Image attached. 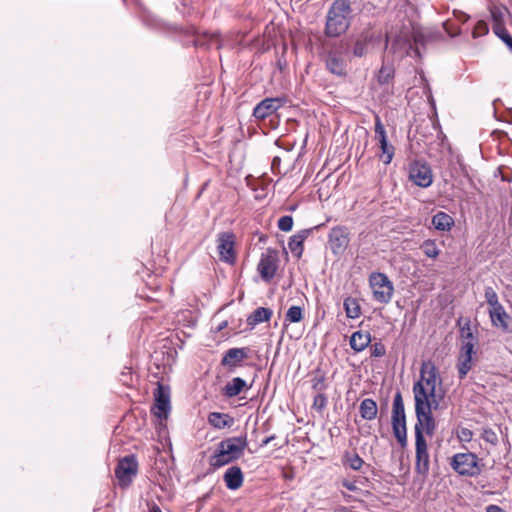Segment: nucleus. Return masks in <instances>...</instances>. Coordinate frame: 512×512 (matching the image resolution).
Listing matches in <instances>:
<instances>
[{
    "label": "nucleus",
    "instance_id": "obj_23",
    "mask_svg": "<svg viewBox=\"0 0 512 512\" xmlns=\"http://www.w3.org/2000/svg\"><path fill=\"white\" fill-rule=\"evenodd\" d=\"M273 311L270 308L258 307L247 317V324L254 328L257 324L268 322L272 317Z\"/></svg>",
    "mask_w": 512,
    "mask_h": 512
},
{
    "label": "nucleus",
    "instance_id": "obj_51",
    "mask_svg": "<svg viewBox=\"0 0 512 512\" xmlns=\"http://www.w3.org/2000/svg\"><path fill=\"white\" fill-rule=\"evenodd\" d=\"M275 439V435L268 436L264 438L260 444L261 447L267 446L272 440Z\"/></svg>",
    "mask_w": 512,
    "mask_h": 512
},
{
    "label": "nucleus",
    "instance_id": "obj_47",
    "mask_svg": "<svg viewBox=\"0 0 512 512\" xmlns=\"http://www.w3.org/2000/svg\"><path fill=\"white\" fill-rule=\"evenodd\" d=\"M472 437H473V432L468 429V428H461L460 431L458 432V438L461 440V441H464V442H469L472 440Z\"/></svg>",
    "mask_w": 512,
    "mask_h": 512
},
{
    "label": "nucleus",
    "instance_id": "obj_4",
    "mask_svg": "<svg viewBox=\"0 0 512 512\" xmlns=\"http://www.w3.org/2000/svg\"><path fill=\"white\" fill-rule=\"evenodd\" d=\"M441 383V378L437 368L432 361H424L420 368V379L413 385L414 399L417 400L418 394L422 393L427 400L436 399V384Z\"/></svg>",
    "mask_w": 512,
    "mask_h": 512
},
{
    "label": "nucleus",
    "instance_id": "obj_36",
    "mask_svg": "<svg viewBox=\"0 0 512 512\" xmlns=\"http://www.w3.org/2000/svg\"><path fill=\"white\" fill-rule=\"evenodd\" d=\"M484 296H485L486 302L489 305V310L497 309V308L503 306L499 302L498 295L492 287L488 286L485 288Z\"/></svg>",
    "mask_w": 512,
    "mask_h": 512
},
{
    "label": "nucleus",
    "instance_id": "obj_45",
    "mask_svg": "<svg viewBox=\"0 0 512 512\" xmlns=\"http://www.w3.org/2000/svg\"><path fill=\"white\" fill-rule=\"evenodd\" d=\"M444 29L447 32V34L452 38L460 35V33H461L460 27L457 25H454L450 21H447L444 23Z\"/></svg>",
    "mask_w": 512,
    "mask_h": 512
},
{
    "label": "nucleus",
    "instance_id": "obj_16",
    "mask_svg": "<svg viewBox=\"0 0 512 512\" xmlns=\"http://www.w3.org/2000/svg\"><path fill=\"white\" fill-rule=\"evenodd\" d=\"M489 317L494 327L500 328L505 333H512V316H510L503 306L489 310Z\"/></svg>",
    "mask_w": 512,
    "mask_h": 512
},
{
    "label": "nucleus",
    "instance_id": "obj_18",
    "mask_svg": "<svg viewBox=\"0 0 512 512\" xmlns=\"http://www.w3.org/2000/svg\"><path fill=\"white\" fill-rule=\"evenodd\" d=\"M326 68L327 70L339 77H344L347 75V64L345 60L338 55L335 51H329L326 54Z\"/></svg>",
    "mask_w": 512,
    "mask_h": 512
},
{
    "label": "nucleus",
    "instance_id": "obj_15",
    "mask_svg": "<svg viewBox=\"0 0 512 512\" xmlns=\"http://www.w3.org/2000/svg\"><path fill=\"white\" fill-rule=\"evenodd\" d=\"M249 348H230L228 349L221 360V365L228 367L230 370L238 367L248 357Z\"/></svg>",
    "mask_w": 512,
    "mask_h": 512
},
{
    "label": "nucleus",
    "instance_id": "obj_50",
    "mask_svg": "<svg viewBox=\"0 0 512 512\" xmlns=\"http://www.w3.org/2000/svg\"><path fill=\"white\" fill-rule=\"evenodd\" d=\"M486 512H503V509L498 505L491 504L486 507Z\"/></svg>",
    "mask_w": 512,
    "mask_h": 512
},
{
    "label": "nucleus",
    "instance_id": "obj_12",
    "mask_svg": "<svg viewBox=\"0 0 512 512\" xmlns=\"http://www.w3.org/2000/svg\"><path fill=\"white\" fill-rule=\"evenodd\" d=\"M154 395L155 406L153 408V413L160 419H166L171 410L170 390L168 387L158 384Z\"/></svg>",
    "mask_w": 512,
    "mask_h": 512
},
{
    "label": "nucleus",
    "instance_id": "obj_48",
    "mask_svg": "<svg viewBox=\"0 0 512 512\" xmlns=\"http://www.w3.org/2000/svg\"><path fill=\"white\" fill-rule=\"evenodd\" d=\"M454 15L456 16L457 20L460 21V22H466L468 19H469V15H467L466 13L462 12V11H454Z\"/></svg>",
    "mask_w": 512,
    "mask_h": 512
},
{
    "label": "nucleus",
    "instance_id": "obj_9",
    "mask_svg": "<svg viewBox=\"0 0 512 512\" xmlns=\"http://www.w3.org/2000/svg\"><path fill=\"white\" fill-rule=\"evenodd\" d=\"M350 243V232L346 226H335L328 234V244L335 256H342Z\"/></svg>",
    "mask_w": 512,
    "mask_h": 512
},
{
    "label": "nucleus",
    "instance_id": "obj_46",
    "mask_svg": "<svg viewBox=\"0 0 512 512\" xmlns=\"http://www.w3.org/2000/svg\"><path fill=\"white\" fill-rule=\"evenodd\" d=\"M486 33H488V27H487L486 23L483 21L477 22V24L473 30V33H472L473 37L477 38L478 36L486 34Z\"/></svg>",
    "mask_w": 512,
    "mask_h": 512
},
{
    "label": "nucleus",
    "instance_id": "obj_6",
    "mask_svg": "<svg viewBox=\"0 0 512 512\" xmlns=\"http://www.w3.org/2000/svg\"><path fill=\"white\" fill-rule=\"evenodd\" d=\"M450 465L459 475L468 477L480 475L483 468L477 455L472 452L455 454Z\"/></svg>",
    "mask_w": 512,
    "mask_h": 512
},
{
    "label": "nucleus",
    "instance_id": "obj_32",
    "mask_svg": "<svg viewBox=\"0 0 512 512\" xmlns=\"http://www.w3.org/2000/svg\"><path fill=\"white\" fill-rule=\"evenodd\" d=\"M394 75L395 70L393 66L383 63L378 72L377 81L380 85L389 84L393 80Z\"/></svg>",
    "mask_w": 512,
    "mask_h": 512
},
{
    "label": "nucleus",
    "instance_id": "obj_52",
    "mask_svg": "<svg viewBox=\"0 0 512 512\" xmlns=\"http://www.w3.org/2000/svg\"><path fill=\"white\" fill-rule=\"evenodd\" d=\"M227 325H228V322H227V321H223V322H221V323L218 325V327H217V331H221V330H223L224 328H226V327H227Z\"/></svg>",
    "mask_w": 512,
    "mask_h": 512
},
{
    "label": "nucleus",
    "instance_id": "obj_20",
    "mask_svg": "<svg viewBox=\"0 0 512 512\" xmlns=\"http://www.w3.org/2000/svg\"><path fill=\"white\" fill-rule=\"evenodd\" d=\"M257 269L261 278L266 282H270L276 274V259L271 256H263L258 263Z\"/></svg>",
    "mask_w": 512,
    "mask_h": 512
},
{
    "label": "nucleus",
    "instance_id": "obj_21",
    "mask_svg": "<svg viewBox=\"0 0 512 512\" xmlns=\"http://www.w3.org/2000/svg\"><path fill=\"white\" fill-rule=\"evenodd\" d=\"M223 480L228 489L237 490L242 486L244 480L241 468L238 466L229 467L223 475Z\"/></svg>",
    "mask_w": 512,
    "mask_h": 512
},
{
    "label": "nucleus",
    "instance_id": "obj_49",
    "mask_svg": "<svg viewBox=\"0 0 512 512\" xmlns=\"http://www.w3.org/2000/svg\"><path fill=\"white\" fill-rule=\"evenodd\" d=\"M343 487H345L349 491H356L357 490L355 482H351V481H347V480L343 481Z\"/></svg>",
    "mask_w": 512,
    "mask_h": 512
},
{
    "label": "nucleus",
    "instance_id": "obj_19",
    "mask_svg": "<svg viewBox=\"0 0 512 512\" xmlns=\"http://www.w3.org/2000/svg\"><path fill=\"white\" fill-rule=\"evenodd\" d=\"M319 226L310 229H303L297 232L295 235L291 236L288 242V248L297 259L301 258L303 254V243L309 237L314 229H317Z\"/></svg>",
    "mask_w": 512,
    "mask_h": 512
},
{
    "label": "nucleus",
    "instance_id": "obj_5",
    "mask_svg": "<svg viewBox=\"0 0 512 512\" xmlns=\"http://www.w3.org/2000/svg\"><path fill=\"white\" fill-rule=\"evenodd\" d=\"M392 429L393 434L401 445L407 442V428L405 407L400 391H397L392 405Z\"/></svg>",
    "mask_w": 512,
    "mask_h": 512
},
{
    "label": "nucleus",
    "instance_id": "obj_8",
    "mask_svg": "<svg viewBox=\"0 0 512 512\" xmlns=\"http://www.w3.org/2000/svg\"><path fill=\"white\" fill-rule=\"evenodd\" d=\"M137 472L138 462L136 456L133 454L127 455L119 460L115 469L116 478L122 487H128L132 483L133 478L137 475Z\"/></svg>",
    "mask_w": 512,
    "mask_h": 512
},
{
    "label": "nucleus",
    "instance_id": "obj_26",
    "mask_svg": "<svg viewBox=\"0 0 512 512\" xmlns=\"http://www.w3.org/2000/svg\"><path fill=\"white\" fill-rule=\"evenodd\" d=\"M372 39L373 36L368 32L360 34L354 43L352 55L358 58L363 57L366 54L367 47L371 43Z\"/></svg>",
    "mask_w": 512,
    "mask_h": 512
},
{
    "label": "nucleus",
    "instance_id": "obj_40",
    "mask_svg": "<svg viewBox=\"0 0 512 512\" xmlns=\"http://www.w3.org/2000/svg\"><path fill=\"white\" fill-rule=\"evenodd\" d=\"M375 138L378 140V143L381 141L387 140V134L385 127L378 115L375 116Z\"/></svg>",
    "mask_w": 512,
    "mask_h": 512
},
{
    "label": "nucleus",
    "instance_id": "obj_25",
    "mask_svg": "<svg viewBox=\"0 0 512 512\" xmlns=\"http://www.w3.org/2000/svg\"><path fill=\"white\" fill-rule=\"evenodd\" d=\"M378 406L375 400L365 398L361 401L359 406V413L362 419L372 421L377 417Z\"/></svg>",
    "mask_w": 512,
    "mask_h": 512
},
{
    "label": "nucleus",
    "instance_id": "obj_34",
    "mask_svg": "<svg viewBox=\"0 0 512 512\" xmlns=\"http://www.w3.org/2000/svg\"><path fill=\"white\" fill-rule=\"evenodd\" d=\"M303 319V309L300 306H291L286 312L284 323H298Z\"/></svg>",
    "mask_w": 512,
    "mask_h": 512
},
{
    "label": "nucleus",
    "instance_id": "obj_30",
    "mask_svg": "<svg viewBox=\"0 0 512 512\" xmlns=\"http://www.w3.org/2000/svg\"><path fill=\"white\" fill-rule=\"evenodd\" d=\"M327 387L325 373L320 369H316L311 378V388L316 393H324Z\"/></svg>",
    "mask_w": 512,
    "mask_h": 512
},
{
    "label": "nucleus",
    "instance_id": "obj_3",
    "mask_svg": "<svg viewBox=\"0 0 512 512\" xmlns=\"http://www.w3.org/2000/svg\"><path fill=\"white\" fill-rule=\"evenodd\" d=\"M417 400H415V413L417 422L415 424V438H417V429L424 435L433 436L436 430V421L432 415V410H436L439 406L438 400H427L422 389L420 390Z\"/></svg>",
    "mask_w": 512,
    "mask_h": 512
},
{
    "label": "nucleus",
    "instance_id": "obj_7",
    "mask_svg": "<svg viewBox=\"0 0 512 512\" xmlns=\"http://www.w3.org/2000/svg\"><path fill=\"white\" fill-rule=\"evenodd\" d=\"M369 284L375 301L388 304L394 293V285L388 276L381 272H373L369 276Z\"/></svg>",
    "mask_w": 512,
    "mask_h": 512
},
{
    "label": "nucleus",
    "instance_id": "obj_27",
    "mask_svg": "<svg viewBox=\"0 0 512 512\" xmlns=\"http://www.w3.org/2000/svg\"><path fill=\"white\" fill-rule=\"evenodd\" d=\"M432 224L436 230L449 231L454 225V219L445 212H437L432 217Z\"/></svg>",
    "mask_w": 512,
    "mask_h": 512
},
{
    "label": "nucleus",
    "instance_id": "obj_42",
    "mask_svg": "<svg viewBox=\"0 0 512 512\" xmlns=\"http://www.w3.org/2000/svg\"><path fill=\"white\" fill-rule=\"evenodd\" d=\"M495 34L509 47L512 51V36L505 28L495 29Z\"/></svg>",
    "mask_w": 512,
    "mask_h": 512
},
{
    "label": "nucleus",
    "instance_id": "obj_43",
    "mask_svg": "<svg viewBox=\"0 0 512 512\" xmlns=\"http://www.w3.org/2000/svg\"><path fill=\"white\" fill-rule=\"evenodd\" d=\"M292 227H293V218H292V216L285 215V216H282L278 220V228L281 231L289 232L292 229Z\"/></svg>",
    "mask_w": 512,
    "mask_h": 512
},
{
    "label": "nucleus",
    "instance_id": "obj_24",
    "mask_svg": "<svg viewBox=\"0 0 512 512\" xmlns=\"http://www.w3.org/2000/svg\"><path fill=\"white\" fill-rule=\"evenodd\" d=\"M349 343L355 352H361L371 343V335L369 332L356 331L351 335Z\"/></svg>",
    "mask_w": 512,
    "mask_h": 512
},
{
    "label": "nucleus",
    "instance_id": "obj_33",
    "mask_svg": "<svg viewBox=\"0 0 512 512\" xmlns=\"http://www.w3.org/2000/svg\"><path fill=\"white\" fill-rule=\"evenodd\" d=\"M194 45L196 47L210 48L212 46H216V48H219V41L215 34H205L203 36H198L194 40Z\"/></svg>",
    "mask_w": 512,
    "mask_h": 512
},
{
    "label": "nucleus",
    "instance_id": "obj_39",
    "mask_svg": "<svg viewBox=\"0 0 512 512\" xmlns=\"http://www.w3.org/2000/svg\"><path fill=\"white\" fill-rule=\"evenodd\" d=\"M327 396L325 393H317L314 396L312 408L317 412L322 413L327 406Z\"/></svg>",
    "mask_w": 512,
    "mask_h": 512
},
{
    "label": "nucleus",
    "instance_id": "obj_41",
    "mask_svg": "<svg viewBox=\"0 0 512 512\" xmlns=\"http://www.w3.org/2000/svg\"><path fill=\"white\" fill-rule=\"evenodd\" d=\"M482 439L493 446L498 444V435L492 428L483 429Z\"/></svg>",
    "mask_w": 512,
    "mask_h": 512
},
{
    "label": "nucleus",
    "instance_id": "obj_2",
    "mask_svg": "<svg viewBox=\"0 0 512 512\" xmlns=\"http://www.w3.org/2000/svg\"><path fill=\"white\" fill-rule=\"evenodd\" d=\"M248 446L247 435L234 436L220 441L209 463L214 468H220L234 462L243 456Z\"/></svg>",
    "mask_w": 512,
    "mask_h": 512
},
{
    "label": "nucleus",
    "instance_id": "obj_44",
    "mask_svg": "<svg viewBox=\"0 0 512 512\" xmlns=\"http://www.w3.org/2000/svg\"><path fill=\"white\" fill-rule=\"evenodd\" d=\"M385 354H386V348L383 343L376 342L371 345V348H370L371 357L379 358V357L384 356Z\"/></svg>",
    "mask_w": 512,
    "mask_h": 512
},
{
    "label": "nucleus",
    "instance_id": "obj_35",
    "mask_svg": "<svg viewBox=\"0 0 512 512\" xmlns=\"http://www.w3.org/2000/svg\"><path fill=\"white\" fill-rule=\"evenodd\" d=\"M420 248L423 251V253L429 258L435 259L438 257L440 253V250L438 249L436 242L431 239L425 240L420 246Z\"/></svg>",
    "mask_w": 512,
    "mask_h": 512
},
{
    "label": "nucleus",
    "instance_id": "obj_11",
    "mask_svg": "<svg viewBox=\"0 0 512 512\" xmlns=\"http://www.w3.org/2000/svg\"><path fill=\"white\" fill-rule=\"evenodd\" d=\"M409 179L415 185L427 188L433 182L432 170L428 164L416 161L409 166Z\"/></svg>",
    "mask_w": 512,
    "mask_h": 512
},
{
    "label": "nucleus",
    "instance_id": "obj_13",
    "mask_svg": "<svg viewBox=\"0 0 512 512\" xmlns=\"http://www.w3.org/2000/svg\"><path fill=\"white\" fill-rule=\"evenodd\" d=\"M475 343L466 342L461 344L460 354L457 363L458 377L464 379L472 368V354Z\"/></svg>",
    "mask_w": 512,
    "mask_h": 512
},
{
    "label": "nucleus",
    "instance_id": "obj_28",
    "mask_svg": "<svg viewBox=\"0 0 512 512\" xmlns=\"http://www.w3.org/2000/svg\"><path fill=\"white\" fill-rule=\"evenodd\" d=\"M247 387L246 381L241 377H234L224 387V395L228 398L236 397Z\"/></svg>",
    "mask_w": 512,
    "mask_h": 512
},
{
    "label": "nucleus",
    "instance_id": "obj_38",
    "mask_svg": "<svg viewBox=\"0 0 512 512\" xmlns=\"http://www.w3.org/2000/svg\"><path fill=\"white\" fill-rule=\"evenodd\" d=\"M460 336H461L462 343H466V342L475 343L476 342V338L472 332L469 320H467L466 323L460 327Z\"/></svg>",
    "mask_w": 512,
    "mask_h": 512
},
{
    "label": "nucleus",
    "instance_id": "obj_54",
    "mask_svg": "<svg viewBox=\"0 0 512 512\" xmlns=\"http://www.w3.org/2000/svg\"><path fill=\"white\" fill-rule=\"evenodd\" d=\"M492 16H493V18H494L495 20H497V19L499 18V15H497V13H496V12H493V13H492Z\"/></svg>",
    "mask_w": 512,
    "mask_h": 512
},
{
    "label": "nucleus",
    "instance_id": "obj_53",
    "mask_svg": "<svg viewBox=\"0 0 512 512\" xmlns=\"http://www.w3.org/2000/svg\"><path fill=\"white\" fill-rule=\"evenodd\" d=\"M149 512H162L161 509L159 508V506L157 505H153L150 509H149Z\"/></svg>",
    "mask_w": 512,
    "mask_h": 512
},
{
    "label": "nucleus",
    "instance_id": "obj_17",
    "mask_svg": "<svg viewBox=\"0 0 512 512\" xmlns=\"http://www.w3.org/2000/svg\"><path fill=\"white\" fill-rule=\"evenodd\" d=\"M281 107V102L278 98H266L260 101L253 110V116L256 119L263 120Z\"/></svg>",
    "mask_w": 512,
    "mask_h": 512
},
{
    "label": "nucleus",
    "instance_id": "obj_14",
    "mask_svg": "<svg viewBox=\"0 0 512 512\" xmlns=\"http://www.w3.org/2000/svg\"><path fill=\"white\" fill-rule=\"evenodd\" d=\"M217 249L222 261L233 263L235 261L234 235L228 232L221 233L218 237Z\"/></svg>",
    "mask_w": 512,
    "mask_h": 512
},
{
    "label": "nucleus",
    "instance_id": "obj_10",
    "mask_svg": "<svg viewBox=\"0 0 512 512\" xmlns=\"http://www.w3.org/2000/svg\"><path fill=\"white\" fill-rule=\"evenodd\" d=\"M415 471L422 476H427L430 469V457L428 445L424 435L417 429L415 438Z\"/></svg>",
    "mask_w": 512,
    "mask_h": 512
},
{
    "label": "nucleus",
    "instance_id": "obj_31",
    "mask_svg": "<svg viewBox=\"0 0 512 512\" xmlns=\"http://www.w3.org/2000/svg\"><path fill=\"white\" fill-rule=\"evenodd\" d=\"M379 146L381 149V154L379 155V159L385 165L390 164L394 157V154H395V147L388 142V139L385 141L379 142Z\"/></svg>",
    "mask_w": 512,
    "mask_h": 512
},
{
    "label": "nucleus",
    "instance_id": "obj_29",
    "mask_svg": "<svg viewBox=\"0 0 512 512\" xmlns=\"http://www.w3.org/2000/svg\"><path fill=\"white\" fill-rule=\"evenodd\" d=\"M343 307L347 318L356 319L361 315V307L359 301L353 297H347L344 299Z\"/></svg>",
    "mask_w": 512,
    "mask_h": 512
},
{
    "label": "nucleus",
    "instance_id": "obj_22",
    "mask_svg": "<svg viewBox=\"0 0 512 512\" xmlns=\"http://www.w3.org/2000/svg\"><path fill=\"white\" fill-rule=\"evenodd\" d=\"M208 423L215 429L230 428L234 424V418L229 414L220 412H211L208 414Z\"/></svg>",
    "mask_w": 512,
    "mask_h": 512
},
{
    "label": "nucleus",
    "instance_id": "obj_37",
    "mask_svg": "<svg viewBox=\"0 0 512 512\" xmlns=\"http://www.w3.org/2000/svg\"><path fill=\"white\" fill-rule=\"evenodd\" d=\"M345 463H348L352 470H359L363 464V459L357 453H346L344 456Z\"/></svg>",
    "mask_w": 512,
    "mask_h": 512
},
{
    "label": "nucleus",
    "instance_id": "obj_1",
    "mask_svg": "<svg viewBox=\"0 0 512 512\" xmlns=\"http://www.w3.org/2000/svg\"><path fill=\"white\" fill-rule=\"evenodd\" d=\"M351 18V0H334L326 15V36L338 37L344 34L350 27Z\"/></svg>",
    "mask_w": 512,
    "mask_h": 512
}]
</instances>
